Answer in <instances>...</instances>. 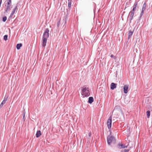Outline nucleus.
Returning <instances> with one entry per match:
<instances>
[{"instance_id": "f257e3e1", "label": "nucleus", "mask_w": 152, "mask_h": 152, "mask_svg": "<svg viewBox=\"0 0 152 152\" xmlns=\"http://www.w3.org/2000/svg\"><path fill=\"white\" fill-rule=\"evenodd\" d=\"M49 30L48 29H46L43 34L42 44V46L43 47H45L46 45L47 39L49 36Z\"/></svg>"}, {"instance_id": "f03ea898", "label": "nucleus", "mask_w": 152, "mask_h": 152, "mask_svg": "<svg viewBox=\"0 0 152 152\" xmlns=\"http://www.w3.org/2000/svg\"><path fill=\"white\" fill-rule=\"evenodd\" d=\"M81 94L83 97H88L90 94L89 88L88 87L84 86L81 88Z\"/></svg>"}, {"instance_id": "7ed1b4c3", "label": "nucleus", "mask_w": 152, "mask_h": 152, "mask_svg": "<svg viewBox=\"0 0 152 152\" xmlns=\"http://www.w3.org/2000/svg\"><path fill=\"white\" fill-rule=\"evenodd\" d=\"M107 140L108 143L109 145H110L112 143L114 144L115 142V138L112 136L108 137Z\"/></svg>"}, {"instance_id": "20e7f679", "label": "nucleus", "mask_w": 152, "mask_h": 152, "mask_svg": "<svg viewBox=\"0 0 152 152\" xmlns=\"http://www.w3.org/2000/svg\"><path fill=\"white\" fill-rule=\"evenodd\" d=\"M112 119V117L111 116L109 117L107 121V127L109 129H110L111 127Z\"/></svg>"}, {"instance_id": "39448f33", "label": "nucleus", "mask_w": 152, "mask_h": 152, "mask_svg": "<svg viewBox=\"0 0 152 152\" xmlns=\"http://www.w3.org/2000/svg\"><path fill=\"white\" fill-rule=\"evenodd\" d=\"M124 91L125 94H127L128 92L129 86L127 85H125L124 86Z\"/></svg>"}, {"instance_id": "423d86ee", "label": "nucleus", "mask_w": 152, "mask_h": 152, "mask_svg": "<svg viewBox=\"0 0 152 152\" xmlns=\"http://www.w3.org/2000/svg\"><path fill=\"white\" fill-rule=\"evenodd\" d=\"M134 11H131L129 13V15L130 16H129V19L130 20H132V18L134 16Z\"/></svg>"}, {"instance_id": "0eeeda50", "label": "nucleus", "mask_w": 152, "mask_h": 152, "mask_svg": "<svg viewBox=\"0 0 152 152\" xmlns=\"http://www.w3.org/2000/svg\"><path fill=\"white\" fill-rule=\"evenodd\" d=\"M117 85V84H116L114 83H112L110 85L111 89L112 90H113L114 89L116 88Z\"/></svg>"}, {"instance_id": "6e6552de", "label": "nucleus", "mask_w": 152, "mask_h": 152, "mask_svg": "<svg viewBox=\"0 0 152 152\" xmlns=\"http://www.w3.org/2000/svg\"><path fill=\"white\" fill-rule=\"evenodd\" d=\"M145 9H146V5H145V3L143 5L142 7V11H141V16L142 15H143V14L144 13V12L145 10Z\"/></svg>"}, {"instance_id": "1a4fd4ad", "label": "nucleus", "mask_w": 152, "mask_h": 152, "mask_svg": "<svg viewBox=\"0 0 152 152\" xmlns=\"http://www.w3.org/2000/svg\"><path fill=\"white\" fill-rule=\"evenodd\" d=\"M118 148L119 149H121L122 148H124L127 147V146L125 145L120 144H118Z\"/></svg>"}, {"instance_id": "9d476101", "label": "nucleus", "mask_w": 152, "mask_h": 152, "mask_svg": "<svg viewBox=\"0 0 152 152\" xmlns=\"http://www.w3.org/2000/svg\"><path fill=\"white\" fill-rule=\"evenodd\" d=\"M137 2H135L134 4V5H133V9H132V11H134L135 10L136 8V7H137Z\"/></svg>"}, {"instance_id": "9b49d317", "label": "nucleus", "mask_w": 152, "mask_h": 152, "mask_svg": "<svg viewBox=\"0 0 152 152\" xmlns=\"http://www.w3.org/2000/svg\"><path fill=\"white\" fill-rule=\"evenodd\" d=\"M94 101V99L93 97H90L89 98L88 102L90 103H91Z\"/></svg>"}, {"instance_id": "f8f14e48", "label": "nucleus", "mask_w": 152, "mask_h": 152, "mask_svg": "<svg viewBox=\"0 0 152 152\" xmlns=\"http://www.w3.org/2000/svg\"><path fill=\"white\" fill-rule=\"evenodd\" d=\"M133 33V31H129L128 33V38L129 39L131 36L132 35Z\"/></svg>"}, {"instance_id": "ddd939ff", "label": "nucleus", "mask_w": 152, "mask_h": 152, "mask_svg": "<svg viewBox=\"0 0 152 152\" xmlns=\"http://www.w3.org/2000/svg\"><path fill=\"white\" fill-rule=\"evenodd\" d=\"M41 135V132L40 131H38L37 132L36 134V137H38Z\"/></svg>"}, {"instance_id": "4468645a", "label": "nucleus", "mask_w": 152, "mask_h": 152, "mask_svg": "<svg viewBox=\"0 0 152 152\" xmlns=\"http://www.w3.org/2000/svg\"><path fill=\"white\" fill-rule=\"evenodd\" d=\"M150 112L149 110L147 111V112H146L147 116L148 118H149L150 116Z\"/></svg>"}, {"instance_id": "2eb2a0df", "label": "nucleus", "mask_w": 152, "mask_h": 152, "mask_svg": "<svg viewBox=\"0 0 152 152\" xmlns=\"http://www.w3.org/2000/svg\"><path fill=\"white\" fill-rule=\"evenodd\" d=\"M129 151V149H124L122 150L121 152H128Z\"/></svg>"}, {"instance_id": "dca6fc26", "label": "nucleus", "mask_w": 152, "mask_h": 152, "mask_svg": "<svg viewBox=\"0 0 152 152\" xmlns=\"http://www.w3.org/2000/svg\"><path fill=\"white\" fill-rule=\"evenodd\" d=\"M6 101H7V99H4L2 101V102L1 103V104L3 105L5 103Z\"/></svg>"}, {"instance_id": "f3484780", "label": "nucleus", "mask_w": 152, "mask_h": 152, "mask_svg": "<svg viewBox=\"0 0 152 152\" xmlns=\"http://www.w3.org/2000/svg\"><path fill=\"white\" fill-rule=\"evenodd\" d=\"M7 37H8L7 35H6L4 36V39L6 41L7 40Z\"/></svg>"}, {"instance_id": "a211bd4d", "label": "nucleus", "mask_w": 152, "mask_h": 152, "mask_svg": "<svg viewBox=\"0 0 152 152\" xmlns=\"http://www.w3.org/2000/svg\"><path fill=\"white\" fill-rule=\"evenodd\" d=\"M7 18L6 16L4 17L3 18V21L4 22H5L7 20Z\"/></svg>"}, {"instance_id": "6ab92c4d", "label": "nucleus", "mask_w": 152, "mask_h": 152, "mask_svg": "<svg viewBox=\"0 0 152 152\" xmlns=\"http://www.w3.org/2000/svg\"><path fill=\"white\" fill-rule=\"evenodd\" d=\"M71 6V3L70 2H69L68 3V7L70 8Z\"/></svg>"}, {"instance_id": "aec40b11", "label": "nucleus", "mask_w": 152, "mask_h": 152, "mask_svg": "<svg viewBox=\"0 0 152 152\" xmlns=\"http://www.w3.org/2000/svg\"><path fill=\"white\" fill-rule=\"evenodd\" d=\"M111 57L112 58H113L114 59H115L116 58V57L113 55H111Z\"/></svg>"}, {"instance_id": "412c9836", "label": "nucleus", "mask_w": 152, "mask_h": 152, "mask_svg": "<svg viewBox=\"0 0 152 152\" xmlns=\"http://www.w3.org/2000/svg\"><path fill=\"white\" fill-rule=\"evenodd\" d=\"M16 48L18 50L19 49V44H17L16 46Z\"/></svg>"}, {"instance_id": "4be33fe9", "label": "nucleus", "mask_w": 152, "mask_h": 152, "mask_svg": "<svg viewBox=\"0 0 152 152\" xmlns=\"http://www.w3.org/2000/svg\"><path fill=\"white\" fill-rule=\"evenodd\" d=\"M91 132H90L88 133V136L89 137H91Z\"/></svg>"}, {"instance_id": "5701e85b", "label": "nucleus", "mask_w": 152, "mask_h": 152, "mask_svg": "<svg viewBox=\"0 0 152 152\" xmlns=\"http://www.w3.org/2000/svg\"><path fill=\"white\" fill-rule=\"evenodd\" d=\"M3 105H2L1 104H0V109L2 107Z\"/></svg>"}, {"instance_id": "b1692460", "label": "nucleus", "mask_w": 152, "mask_h": 152, "mask_svg": "<svg viewBox=\"0 0 152 152\" xmlns=\"http://www.w3.org/2000/svg\"><path fill=\"white\" fill-rule=\"evenodd\" d=\"M22 46V45L21 44V43H20V44H19V47H20V48Z\"/></svg>"}, {"instance_id": "393cba45", "label": "nucleus", "mask_w": 152, "mask_h": 152, "mask_svg": "<svg viewBox=\"0 0 152 152\" xmlns=\"http://www.w3.org/2000/svg\"><path fill=\"white\" fill-rule=\"evenodd\" d=\"M11 1H9V2H8V5L10 4V3H11Z\"/></svg>"}, {"instance_id": "a878e982", "label": "nucleus", "mask_w": 152, "mask_h": 152, "mask_svg": "<svg viewBox=\"0 0 152 152\" xmlns=\"http://www.w3.org/2000/svg\"><path fill=\"white\" fill-rule=\"evenodd\" d=\"M25 115V113H24V115H23V118H24Z\"/></svg>"}, {"instance_id": "bb28decb", "label": "nucleus", "mask_w": 152, "mask_h": 152, "mask_svg": "<svg viewBox=\"0 0 152 152\" xmlns=\"http://www.w3.org/2000/svg\"><path fill=\"white\" fill-rule=\"evenodd\" d=\"M14 12H14V11H13V12H12V14H13V13H14Z\"/></svg>"}]
</instances>
